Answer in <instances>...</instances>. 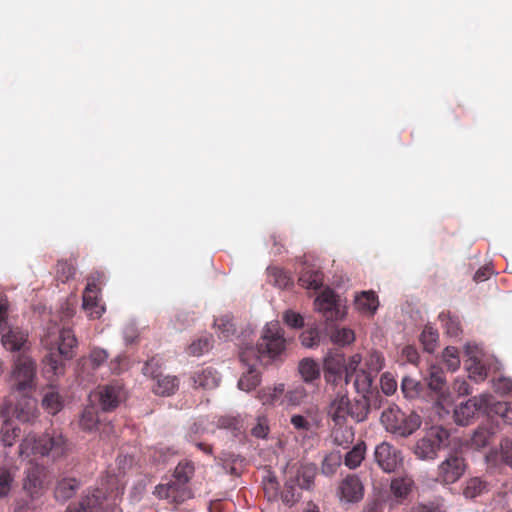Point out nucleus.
I'll return each instance as SVG.
<instances>
[{"mask_svg": "<svg viewBox=\"0 0 512 512\" xmlns=\"http://www.w3.org/2000/svg\"><path fill=\"white\" fill-rule=\"evenodd\" d=\"M473 361V366L471 365L469 367V370L472 374L478 376L480 379H484L486 377V370L484 368V366H482L479 362H477L476 360H472Z\"/></svg>", "mask_w": 512, "mask_h": 512, "instance_id": "338daca9", "label": "nucleus"}, {"mask_svg": "<svg viewBox=\"0 0 512 512\" xmlns=\"http://www.w3.org/2000/svg\"><path fill=\"white\" fill-rule=\"evenodd\" d=\"M313 480H314V471L307 469V470L303 471V473L299 477V485L302 488L308 489L312 485Z\"/></svg>", "mask_w": 512, "mask_h": 512, "instance_id": "69168bd1", "label": "nucleus"}, {"mask_svg": "<svg viewBox=\"0 0 512 512\" xmlns=\"http://www.w3.org/2000/svg\"><path fill=\"white\" fill-rule=\"evenodd\" d=\"M423 390V385L420 381L410 377L405 376L401 381V391L405 398L415 399L421 395Z\"/></svg>", "mask_w": 512, "mask_h": 512, "instance_id": "72a5a7b5", "label": "nucleus"}, {"mask_svg": "<svg viewBox=\"0 0 512 512\" xmlns=\"http://www.w3.org/2000/svg\"><path fill=\"white\" fill-rule=\"evenodd\" d=\"M439 318L444 323L446 332L450 336H458L460 332V323L456 318H452L449 315L441 313Z\"/></svg>", "mask_w": 512, "mask_h": 512, "instance_id": "603ef678", "label": "nucleus"}, {"mask_svg": "<svg viewBox=\"0 0 512 512\" xmlns=\"http://www.w3.org/2000/svg\"><path fill=\"white\" fill-rule=\"evenodd\" d=\"M154 495L159 499H166L170 503L182 504L192 498L191 488L182 482L172 480L166 484H159L155 487Z\"/></svg>", "mask_w": 512, "mask_h": 512, "instance_id": "f8f14e48", "label": "nucleus"}, {"mask_svg": "<svg viewBox=\"0 0 512 512\" xmlns=\"http://www.w3.org/2000/svg\"><path fill=\"white\" fill-rule=\"evenodd\" d=\"M370 412V401L365 397L356 398L351 401L347 392L341 387L336 393L335 398L331 401L327 414L334 422L335 426L332 432L334 442L339 446H345L352 442L354 432L351 427L341 428L346 424L347 418L350 417L355 422H363L367 419Z\"/></svg>", "mask_w": 512, "mask_h": 512, "instance_id": "f257e3e1", "label": "nucleus"}, {"mask_svg": "<svg viewBox=\"0 0 512 512\" xmlns=\"http://www.w3.org/2000/svg\"><path fill=\"white\" fill-rule=\"evenodd\" d=\"M323 279L320 269L305 263L300 271L298 282L305 289L318 290L323 285Z\"/></svg>", "mask_w": 512, "mask_h": 512, "instance_id": "5701e85b", "label": "nucleus"}, {"mask_svg": "<svg viewBox=\"0 0 512 512\" xmlns=\"http://www.w3.org/2000/svg\"><path fill=\"white\" fill-rule=\"evenodd\" d=\"M290 423L298 432H307L312 428V423L308 420V418L300 414L292 415L290 418Z\"/></svg>", "mask_w": 512, "mask_h": 512, "instance_id": "864d4df0", "label": "nucleus"}, {"mask_svg": "<svg viewBox=\"0 0 512 512\" xmlns=\"http://www.w3.org/2000/svg\"><path fill=\"white\" fill-rule=\"evenodd\" d=\"M339 465V459L333 456H327L322 462L321 470L323 474L331 476L336 472V468Z\"/></svg>", "mask_w": 512, "mask_h": 512, "instance_id": "bf43d9fd", "label": "nucleus"}, {"mask_svg": "<svg viewBox=\"0 0 512 512\" xmlns=\"http://www.w3.org/2000/svg\"><path fill=\"white\" fill-rule=\"evenodd\" d=\"M41 404L47 413L56 415L63 408V398L55 387L50 386L44 390Z\"/></svg>", "mask_w": 512, "mask_h": 512, "instance_id": "cd10ccee", "label": "nucleus"}, {"mask_svg": "<svg viewBox=\"0 0 512 512\" xmlns=\"http://www.w3.org/2000/svg\"><path fill=\"white\" fill-rule=\"evenodd\" d=\"M491 404L490 394H480L461 403L454 410V418L459 425H468L478 412H487Z\"/></svg>", "mask_w": 512, "mask_h": 512, "instance_id": "9d476101", "label": "nucleus"}, {"mask_svg": "<svg viewBox=\"0 0 512 512\" xmlns=\"http://www.w3.org/2000/svg\"><path fill=\"white\" fill-rule=\"evenodd\" d=\"M69 451L68 439L61 432L55 430L41 436L28 434L19 446L21 456H48L54 460L65 457Z\"/></svg>", "mask_w": 512, "mask_h": 512, "instance_id": "f03ea898", "label": "nucleus"}, {"mask_svg": "<svg viewBox=\"0 0 512 512\" xmlns=\"http://www.w3.org/2000/svg\"><path fill=\"white\" fill-rule=\"evenodd\" d=\"M509 408L510 405L507 402H493V397L491 396V404L486 413L492 412L503 418Z\"/></svg>", "mask_w": 512, "mask_h": 512, "instance_id": "e2e57ef3", "label": "nucleus"}, {"mask_svg": "<svg viewBox=\"0 0 512 512\" xmlns=\"http://www.w3.org/2000/svg\"><path fill=\"white\" fill-rule=\"evenodd\" d=\"M378 306V297L374 291H362L355 297V307L361 313L373 315Z\"/></svg>", "mask_w": 512, "mask_h": 512, "instance_id": "bb28decb", "label": "nucleus"}, {"mask_svg": "<svg viewBox=\"0 0 512 512\" xmlns=\"http://www.w3.org/2000/svg\"><path fill=\"white\" fill-rule=\"evenodd\" d=\"M414 487V480L409 475L395 477L390 483V492L393 502L403 504Z\"/></svg>", "mask_w": 512, "mask_h": 512, "instance_id": "412c9836", "label": "nucleus"}, {"mask_svg": "<svg viewBox=\"0 0 512 512\" xmlns=\"http://www.w3.org/2000/svg\"><path fill=\"white\" fill-rule=\"evenodd\" d=\"M83 309L91 319H99L105 307L99 303L98 287L94 282L88 283L83 292Z\"/></svg>", "mask_w": 512, "mask_h": 512, "instance_id": "a211bd4d", "label": "nucleus"}, {"mask_svg": "<svg viewBox=\"0 0 512 512\" xmlns=\"http://www.w3.org/2000/svg\"><path fill=\"white\" fill-rule=\"evenodd\" d=\"M1 333V343L2 345L10 351H19L21 350L26 341L28 335L22 331L20 328L13 327H0Z\"/></svg>", "mask_w": 512, "mask_h": 512, "instance_id": "aec40b11", "label": "nucleus"}, {"mask_svg": "<svg viewBox=\"0 0 512 512\" xmlns=\"http://www.w3.org/2000/svg\"><path fill=\"white\" fill-rule=\"evenodd\" d=\"M443 360L447 368L451 371H455L460 366L459 352L457 348L448 346L443 351Z\"/></svg>", "mask_w": 512, "mask_h": 512, "instance_id": "49530a36", "label": "nucleus"}, {"mask_svg": "<svg viewBox=\"0 0 512 512\" xmlns=\"http://www.w3.org/2000/svg\"><path fill=\"white\" fill-rule=\"evenodd\" d=\"M344 356L340 353H330L324 359V377L327 383L333 385L345 384Z\"/></svg>", "mask_w": 512, "mask_h": 512, "instance_id": "4468645a", "label": "nucleus"}, {"mask_svg": "<svg viewBox=\"0 0 512 512\" xmlns=\"http://www.w3.org/2000/svg\"><path fill=\"white\" fill-rule=\"evenodd\" d=\"M354 376V387L361 397L368 399L367 394L370 392L373 382V377L370 373L359 370Z\"/></svg>", "mask_w": 512, "mask_h": 512, "instance_id": "473e14b6", "label": "nucleus"}, {"mask_svg": "<svg viewBox=\"0 0 512 512\" xmlns=\"http://www.w3.org/2000/svg\"><path fill=\"white\" fill-rule=\"evenodd\" d=\"M105 496L100 489L88 490L78 504H71L65 512H106L104 508ZM112 512H120L117 507Z\"/></svg>", "mask_w": 512, "mask_h": 512, "instance_id": "ddd939ff", "label": "nucleus"}, {"mask_svg": "<svg viewBox=\"0 0 512 512\" xmlns=\"http://www.w3.org/2000/svg\"><path fill=\"white\" fill-rule=\"evenodd\" d=\"M439 334L432 326L426 325L420 335V341L425 351L432 353L437 347Z\"/></svg>", "mask_w": 512, "mask_h": 512, "instance_id": "a19ab883", "label": "nucleus"}, {"mask_svg": "<svg viewBox=\"0 0 512 512\" xmlns=\"http://www.w3.org/2000/svg\"><path fill=\"white\" fill-rule=\"evenodd\" d=\"M488 486L485 481H483L479 477H474L469 479L466 482V485L463 489V495L466 498L473 499L479 495H481L483 492L487 491Z\"/></svg>", "mask_w": 512, "mask_h": 512, "instance_id": "58836bf2", "label": "nucleus"}, {"mask_svg": "<svg viewBox=\"0 0 512 512\" xmlns=\"http://www.w3.org/2000/svg\"><path fill=\"white\" fill-rule=\"evenodd\" d=\"M449 433L441 427L431 428L427 434L421 438L415 446V454L422 460H432L437 456V452L442 446L446 445Z\"/></svg>", "mask_w": 512, "mask_h": 512, "instance_id": "0eeeda50", "label": "nucleus"}, {"mask_svg": "<svg viewBox=\"0 0 512 512\" xmlns=\"http://www.w3.org/2000/svg\"><path fill=\"white\" fill-rule=\"evenodd\" d=\"M212 347V337L211 336H204L199 338L198 340L192 342L187 352L189 355L192 356H200L204 354L205 352H208Z\"/></svg>", "mask_w": 512, "mask_h": 512, "instance_id": "c03bdc74", "label": "nucleus"}, {"mask_svg": "<svg viewBox=\"0 0 512 512\" xmlns=\"http://www.w3.org/2000/svg\"><path fill=\"white\" fill-rule=\"evenodd\" d=\"M301 343L307 348H312L319 343V332L316 329L306 330L301 334Z\"/></svg>", "mask_w": 512, "mask_h": 512, "instance_id": "6e6d98bb", "label": "nucleus"}, {"mask_svg": "<svg viewBox=\"0 0 512 512\" xmlns=\"http://www.w3.org/2000/svg\"><path fill=\"white\" fill-rule=\"evenodd\" d=\"M366 454V444L364 441L358 442L350 451H348L344 458V464L349 469H356L362 463Z\"/></svg>", "mask_w": 512, "mask_h": 512, "instance_id": "c756f323", "label": "nucleus"}, {"mask_svg": "<svg viewBox=\"0 0 512 512\" xmlns=\"http://www.w3.org/2000/svg\"><path fill=\"white\" fill-rule=\"evenodd\" d=\"M340 499L347 503H357L363 499L364 485L355 474L347 475L339 484Z\"/></svg>", "mask_w": 512, "mask_h": 512, "instance_id": "dca6fc26", "label": "nucleus"}, {"mask_svg": "<svg viewBox=\"0 0 512 512\" xmlns=\"http://www.w3.org/2000/svg\"><path fill=\"white\" fill-rule=\"evenodd\" d=\"M195 473L194 462L188 459L181 460L174 470V480L188 485Z\"/></svg>", "mask_w": 512, "mask_h": 512, "instance_id": "7c9ffc66", "label": "nucleus"}, {"mask_svg": "<svg viewBox=\"0 0 512 512\" xmlns=\"http://www.w3.org/2000/svg\"><path fill=\"white\" fill-rule=\"evenodd\" d=\"M36 402L31 398H23L15 406V416L22 422H30L36 417Z\"/></svg>", "mask_w": 512, "mask_h": 512, "instance_id": "c85d7f7f", "label": "nucleus"}, {"mask_svg": "<svg viewBox=\"0 0 512 512\" xmlns=\"http://www.w3.org/2000/svg\"><path fill=\"white\" fill-rule=\"evenodd\" d=\"M336 297L332 290L326 289L314 301L315 309L321 312L327 321L338 318L339 310Z\"/></svg>", "mask_w": 512, "mask_h": 512, "instance_id": "6ab92c4d", "label": "nucleus"}, {"mask_svg": "<svg viewBox=\"0 0 512 512\" xmlns=\"http://www.w3.org/2000/svg\"><path fill=\"white\" fill-rule=\"evenodd\" d=\"M23 489L32 498L39 497L44 490L45 468L38 464H30L26 469Z\"/></svg>", "mask_w": 512, "mask_h": 512, "instance_id": "2eb2a0df", "label": "nucleus"}, {"mask_svg": "<svg viewBox=\"0 0 512 512\" xmlns=\"http://www.w3.org/2000/svg\"><path fill=\"white\" fill-rule=\"evenodd\" d=\"M380 420L387 432L399 437L412 435L422 424V419L416 412L406 413L395 404L383 410Z\"/></svg>", "mask_w": 512, "mask_h": 512, "instance_id": "39448f33", "label": "nucleus"}, {"mask_svg": "<svg viewBox=\"0 0 512 512\" xmlns=\"http://www.w3.org/2000/svg\"><path fill=\"white\" fill-rule=\"evenodd\" d=\"M285 350V339L278 322H270L265 326L263 335L257 346H246L242 348L240 361L250 367L264 356L275 358Z\"/></svg>", "mask_w": 512, "mask_h": 512, "instance_id": "7ed1b4c3", "label": "nucleus"}, {"mask_svg": "<svg viewBox=\"0 0 512 512\" xmlns=\"http://www.w3.org/2000/svg\"><path fill=\"white\" fill-rule=\"evenodd\" d=\"M283 393H284V384H278L277 386H275L273 388L267 387V388L261 389L257 394V398L264 405H273L281 398Z\"/></svg>", "mask_w": 512, "mask_h": 512, "instance_id": "f704fd0d", "label": "nucleus"}, {"mask_svg": "<svg viewBox=\"0 0 512 512\" xmlns=\"http://www.w3.org/2000/svg\"><path fill=\"white\" fill-rule=\"evenodd\" d=\"M20 436V429L16 428L12 422L5 421L0 431V441L5 446H12L16 438Z\"/></svg>", "mask_w": 512, "mask_h": 512, "instance_id": "79ce46f5", "label": "nucleus"}, {"mask_svg": "<svg viewBox=\"0 0 512 512\" xmlns=\"http://www.w3.org/2000/svg\"><path fill=\"white\" fill-rule=\"evenodd\" d=\"M369 368L378 373L384 366V357L379 352H372L368 360Z\"/></svg>", "mask_w": 512, "mask_h": 512, "instance_id": "680f3d73", "label": "nucleus"}, {"mask_svg": "<svg viewBox=\"0 0 512 512\" xmlns=\"http://www.w3.org/2000/svg\"><path fill=\"white\" fill-rule=\"evenodd\" d=\"M418 512H444V509L439 504L429 503L425 505H420L418 507Z\"/></svg>", "mask_w": 512, "mask_h": 512, "instance_id": "774afa93", "label": "nucleus"}, {"mask_svg": "<svg viewBox=\"0 0 512 512\" xmlns=\"http://www.w3.org/2000/svg\"><path fill=\"white\" fill-rule=\"evenodd\" d=\"M260 383V374L253 365L248 367V370L238 381V387L243 391H251L255 389Z\"/></svg>", "mask_w": 512, "mask_h": 512, "instance_id": "e433bc0d", "label": "nucleus"}, {"mask_svg": "<svg viewBox=\"0 0 512 512\" xmlns=\"http://www.w3.org/2000/svg\"><path fill=\"white\" fill-rule=\"evenodd\" d=\"M494 434L495 432L492 428L479 427L471 437V446L476 449L486 447L490 443Z\"/></svg>", "mask_w": 512, "mask_h": 512, "instance_id": "4c0bfd02", "label": "nucleus"}, {"mask_svg": "<svg viewBox=\"0 0 512 512\" xmlns=\"http://www.w3.org/2000/svg\"><path fill=\"white\" fill-rule=\"evenodd\" d=\"M98 424L99 418L96 409L92 406L86 407L79 420V426L81 429L91 432L98 427Z\"/></svg>", "mask_w": 512, "mask_h": 512, "instance_id": "c9c22d12", "label": "nucleus"}, {"mask_svg": "<svg viewBox=\"0 0 512 512\" xmlns=\"http://www.w3.org/2000/svg\"><path fill=\"white\" fill-rule=\"evenodd\" d=\"M160 367L156 358H151L146 361L143 366V374L151 376L156 380V384L153 386V391L157 395L169 396L173 394L178 387V379L172 376H164L157 369Z\"/></svg>", "mask_w": 512, "mask_h": 512, "instance_id": "9b49d317", "label": "nucleus"}, {"mask_svg": "<svg viewBox=\"0 0 512 512\" xmlns=\"http://www.w3.org/2000/svg\"><path fill=\"white\" fill-rule=\"evenodd\" d=\"M306 397L307 391L302 385L296 386L285 394L287 402L294 406L301 404Z\"/></svg>", "mask_w": 512, "mask_h": 512, "instance_id": "de8ad7c7", "label": "nucleus"}, {"mask_svg": "<svg viewBox=\"0 0 512 512\" xmlns=\"http://www.w3.org/2000/svg\"><path fill=\"white\" fill-rule=\"evenodd\" d=\"M381 389L386 395H393L397 390V381L390 373H384L380 379Z\"/></svg>", "mask_w": 512, "mask_h": 512, "instance_id": "3c124183", "label": "nucleus"}, {"mask_svg": "<svg viewBox=\"0 0 512 512\" xmlns=\"http://www.w3.org/2000/svg\"><path fill=\"white\" fill-rule=\"evenodd\" d=\"M425 381L428 387L439 395H443L447 390L445 373L439 365L429 367Z\"/></svg>", "mask_w": 512, "mask_h": 512, "instance_id": "393cba45", "label": "nucleus"}, {"mask_svg": "<svg viewBox=\"0 0 512 512\" xmlns=\"http://www.w3.org/2000/svg\"><path fill=\"white\" fill-rule=\"evenodd\" d=\"M298 369L301 377L307 383L318 379L320 376L319 365L310 358L300 361Z\"/></svg>", "mask_w": 512, "mask_h": 512, "instance_id": "2f4dec72", "label": "nucleus"}, {"mask_svg": "<svg viewBox=\"0 0 512 512\" xmlns=\"http://www.w3.org/2000/svg\"><path fill=\"white\" fill-rule=\"evenodd\" d=\"M43 342L50 350V353L43 359L44 373L61 374L63 372V363L59 356L71 359L75 354L77 339L74 332L70 328L60 329L55 336L48 332Z\"/></svg>", "mask_w": 512, "mask_h": 512, "instance_id": "20e7f679", "label": "nucleus"}, {"mask_svg": "<svg viewBox=\"0 0 512 512\" xmlns=\"http://www.w3.org/2000/svg\"><path fill=\"white\" fill-rule=\"evenodd\" d=\"M373 457L377 466L385 473H395L403 467L402 451L389 442L383 441L378 444Z\"/></svg>", "mask_w": 512, "mask_h": 512, "instance_id": "6e6552de", "label": "nucleus"}, {"mask_svg": "<svg viewBox=\"0 0 512 512\" xmlns=\"http://www.w3.org/2000/svg\"><path fill=\"white\" fill-rule=\"evenodd\" d=\"M124 398L125 392L118 382L99 388V401L103 411L115 409Z\"/></svg>", "mask_w": 512, "mask_h": 512, "instance_id": "f3484780", "label": "nucleus"}, {"mask_svg": "<svg viewBox=\"0 0 512 512\" xmlns=\"http://www.w3.org/2000/svg\"><path fill=\"white\" fill-rule=\"evenodd\" d=\"M269 282L279 288H286L291 284L288 273L278 267L269 269Z\"/></svg>", "mask_w": 512, "mask_h": 512, "instance_id": "37998d69", "label": "nucleus"}, {"mask_svg": "<svg viewBox=\"0 0 512 512\" xmlns=\"http://www.w3.org/2000/svg\"><path fill=\"white\" fill-rule=\"evenodd\" d=\"M18 467L11 459L0 464V499L9 495L12 490Z\"/></svg>", "mask_w": 512, "mask_h": 512, "instance_id": "b1692460", "label": "nucleus"}, {"mask_svg": "<svg viewBox=\"0 0 512 512\" xmlns=\"http://www.w3.org/2000/svg\"><path fill=\"white\" fill-rule=\"evenodd\" d=\"M285 323L292 328H301L304 325L302 316L294 311H286L284 314Z\"/></svg>", "mask_w": 512, "mask_h": 512, "instance_id": "052dcab7", "label": "nucleus"}, {"mask_svg": "<svg viewBox=\"0 0 512 512\" xmlns=\"http://www.w3.org/2000/svg\"><path fill=\"white\" fill-rule=\"evenodd\" d=\"M80 487V481L75 477H61L56 482L54 498L60 503H65L77 493Z\"/></svg>", "mask_w": 512, "mask_h": 512, "instance_id": "4be33fe9", "label": "nucleus"}, {"mask_svg": "<svg viewBox=\"0 0 512 512\" xmlns=\"http://www.w3.org/2000/svg\"><path fill=\"white\" fill-rule=\"evenodd\" d=\"M12 381L16 390L31 392L36 387V363L26 354H20L13 366Z\"/></svg>", "mask_w": 512, "mask_h": 512, "instance_id": "423d86ee", "label": "nucleus"}, {"mask_svg": "<svg viewBox=\"0 0 512 512\" xmlns=\"http://www.w3.org/2000/svg\"><path fill=\"white\" fill-rule=\"evenodd\" d=\"M214 326L218 329L220 335L223 338H228L235 332V325L229 315L216 318L214 321Z\"/></svg>", "mask_w": 512, "mask_h": 512, "instance_id": "a18cd8bd", "label": "nucleus"}, {"mask_svg": "<svg viewBox=\"0 0 512 512\" xmlns=\"http://www.w3.org/2000/svg\"><path fill=\"white\" fill-rule=\"evenodd\" d=\"M453 389L456 393L462 396L468 395L471 392L469 383L464 379H456L453 384Z\"/></svg>", "mask_w": 512, "mask_h": 512, "instance_id": "0e129e2a", "label": "nucleus"}, {"mask_svg": "<svg viewBox=\"0 0 512 512\" xmlns=\"http://www.w3.org/2000/svg\"><path fill=\"white\" fill-rule=\"evenodd\" d=\"M192 380L195 387L213 389L218 386L220 378L215 369L208 367L194 372Z\"/></svg>", "mask_w": 512, "mask_h": 512, "instance_id": "a878e982", "label": "nucleus"}, {"mask_svg": "<svg viewBox=\"0 0 512 512\" xmlns=\"http://www.w3.org/2000/svg\"><path fill=\"white\" fill-rule=\"evenodd\" d=\"M466 461L461 451H454L443 460L438 466L437 480L444 484L457 482L465 473Z\"/></svg>", "mask_w": 512, "mask_h": 512, "instance_id": "1a4fd4ad", "label": "nucleus"}, {"mask_svg": "<svg viewBox=\"0 0 512 512\" xmlns=\"http://www.w3.org/2000/svg\"><path fill=\"white\" fill-rule=\"evenodd\" d=\"M108 359V353L104 349L93 348L87 358H83V366L95 370L103 365Z\"/></svg>", "mask_w": 512, "mask_h": 512, "instance_id": "ea45409f", "label": "nucleus"}, {"mask_svg": "<svg viewBox=\"0 0 512 512\" xmlns=\"http://www.w3.org/2000/svg\"><path fill=\"white\" fill-rule=\"evenodd\" d=\"M269 426L266 417H258L257 423L252 427L251 434L257 438H265L268 435Z\"/></svg>", "mask_w": 512, "mask_h": 512, "instance_id": "4d7b16f0", "label": "nucleus"}, {"mask_svg": "<svg viewBox=\"0 0 512 512\" xmlns=\"http://www.w3.org/2000/svg\"><path fill=\"white\" fill-rule=\"evenodd\" d=\"M354 338V332L349 328H337L332 335L333 341L340 345L350 344L354 341Z\"/></svg>", "mask_w": 512, "mask_h": 512, "instance_id": "8fccbe9b", "label": "nucleus"}, {"mask_svg": "<svg viewBox=\"0 0 512 512\" xmlns=\"http://www.w3.org/2000/svg\"><path fill=\"white\" fill-rule=\"evenodd\" d=\"M500 454L502 461L512 468V441L508 439L501 441Z\"/></svg>", "mask_w": 512, "mask_h": 512, "instance_id": "13d9d810", "label": "nucleus"}, {"mask_svg": "<svg viewBox=\"0 0 512 512\" xmlns=\"http://www.w3.org/2000/svg\"><path fill=\"white\" fill-rule=\"evenodd\" d=\"M56 273L58 279L65 283L74 276L75 267L67 261H58Z\"/></svg>", "mask_w": 512, "mask_h": 512, "instance_id": "09e8293b", "label": "nucleus"}, {"mask_svg": "<svg viewBox=\"0 0 512 512\" xmlns=\"http://www.w3.org/2000/svg\"><path fill=\"white\" fill-rule=\"evenodd\" d=\"M361 361V358L358 354L352 356L349 360V362L346 364V362L344 361V372H345V384L347 385L354 374H356V372H358L357 370V367L359 365Z\"/></svg>", "mask_w": 512, "mask_h": 512, "instance_id": "5fc2aeb1", "label": "nucleus"}]
</instances>
